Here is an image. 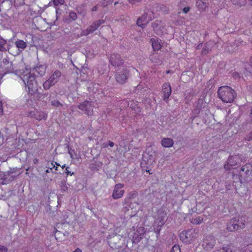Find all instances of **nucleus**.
I'll use <instances>...</instances> for the list:
<instances>
[{
	"mask_svg": "<svg viewBox=\"0 0 252 252\" xmlns=\"http://www.w3.org/2000/svg\"><path fill=\"white\" fill-rule=\"evenodd\" d=\"M78 108L88 116H92L93 114L94 106L92 101L85 100L79 104Z\"/></svg>",
	"mask_w": 252,
	"mask_h": 252,
	"instance_id": "obj_13",
	"label": "nucleus"
},
{
	"mask_svg": "<svg viewBox=\"0 0 252 252\" xmlns=\"http://www.w3.org/2000/svg\"><path fill=\"white\" fill-rule=\"evenodd\" d=\"M113 0H103L102 5L104 6L107 5L108 4L112 3Z\"/></svg>",
	"mask_w": 252,
	"mask_h": 252,
	"instance_id": "obj_40",
	"label": "nucleus"
},
{
	"mask_svg": "<svg viewBox=\"0 0 252 252\" xmlns=\"http://www.w3.org/2000/svg\"><path fill=\"white\" fill-rule=\"evenodd\" d=\"M69 16L72 20H75L77 18L76 14L74 12H70Z\"/></svg>",
	"mask_w": 252,
	"mask_h": 252,
	"instance_id": "obj_38",
	"label": "nucleus"
},
{
	"mask_svg": "<svg viewBox=\"0 0 252 252\" xmlns=\"http://www.w3.org/2000/svg\"><path fill=\"white\" fill-rule=\"evenodd\" d=\"M129 70L126 68L123 70L117 72L115 75L116 81L119 84H124L126 82L129 76Z\"/></svg>",
	"mask_w": 252,
	"mask_h": 252,
	"instance_id": "obj_14",
	"label": "nucleus"
},
{
	"mask_svg": "<svg viewBox=\"0 0 252 252\" xmlns=\"http://www.w3.org/2000/svg\"><path fill=\"white\" fill-rule=\"evenodd\" d=\"M219 97L225 103H232L236 96V92L230 87L223 86L218 91Z\"/></svg>",
	"mask_w": 252,
	"mask_h": 252,
	"instance_id": "obj_4",
	"label": "nucleus"
},
{
	"mask_svg": "<svg viewBox=\"0 0 252 252\" xmlns=\"http://www.w3.org/2000/svg\"><path fill=\"white\" fill-rule=\"evenodd\" d=\"M250 22H251V24L252 25V18H251Z\"/></svg>",
	"mask_w": 252,
	"mask_h": 252,
	"instance_id": "obj_57",
	"label": "nucleus"
},
{
	"mask_svg": "<svg viewBox=\"0 0 252 252\" xmlns=\"http://www.w3.org/2000/svg\"><path fill=\"white\" fill-rule=\"evenodd\" d=\"M65 164H64V165H63L62 166V168L63 169V168L65 167Z\"/></svg>",
	"mask_w": 252,
	"mask_h": 252,
	"instance_id": "obj_58",
	"label": "nucleus"
},
{
	"mask_svg": "<svg viewBox=\"0 0 252 252\" xmlns=\"http://www.w3.org/2000/svg\"><path fill=\"white\" fill-rule=\"evenodd\" d=\"M68 168H69V167H66L65 168V173H66V174L67 175H72L73 174V173H71V172H69V171H68Z\"/></svg>",
	"mask_w": 252,
	"mask_h": 252,
	"instance_id": "obj_44",
	"label": "nucleus"
},
{
	"mask_svg": "<svg viewBox=\"0 0 252 252\" xmlns=\"http://www.w3.org/2000/svg\"><path fill=\"white\" fill-rule=\"evenodd\" d=\"M201 47H202V43H200V44H198V45L196 46V49H197V50H199V49L201 48Z\"/></svg>",
	"mask_w": 252,
	"mask_h": 252,
	"instance_id": "obj_49",
	"label": "nucleus"
},
{
	"mask_svg": "<svg viewBox=\"0 0 252 252\" xmlns=\"http://www.w3.org/2000/svg\"><path fill=\"white\" fill-rule=\"evenodd\" d=\"M245 218L243 216L235 217L229 220L227 224V229L229 231H234L242 229L245 226Z\"/></svg>",
	"mask_w": 252,
	"mask_h": 252,
	"instance_id": "obj_6",
	"label": "nucleus"
},
{
	"mask_svg": "<svg viewBox=\"0 0 252 252\" xmlns=\"http://www.w3.org/2000/svg\"><path fill=\"white\" fill-rule=\"evenodd\" d=\"M105 21L104 20H98L94 22L90 27L86 30H83L80 34L81 36H86L93 33L96 31L101 25L104 24Z\"/></svg>",
	"mask_w": 252,
	"mask_h": 252,
	"instance_id": "obj_9",
	"label": "nucleus"
},
{
	"mask_svg": "<svg viewBox=\"0 0 252 252\" xmlns=\"http://www.w3.org/2000/svg\"><path fill=\"white\" fill-rule=\"evenodd\" d=\"M61 75L62 73L60 70H55L49 78L43 83V86L44 89L48 90L56 84L58 82Z\"/></svg>",
	"mask_w": 252,
	"mask_h": 252,
	"instance_id": "obj_7",
	"label": "nucleus"
},
{
	"mask_svg": "<svg viewBox=\"0 0 252 252\" xmlns=\"http://www.w3.org/2000/svg\"><path fill=\"white\" fill-rule=\"evenodd\" d=\"M3 114V104L1 101L0 100V115L2 116Z\"/></svg>",
	"mask_w": 252,
	"mask_h": 252,
	"instance_id": "obj_42",
	"label": "nucleus"
},
{
	"mask_svg": "<svg viewBox=\"0 0 252 252\" xmlns=\"http://www.w3.org/2000/svg\"><path fill=\"white\" fill-rule=\"evenodd\" d=\"M171 252H181V250L179 245H175L171 250Z\"/></svg>",
	"mask_w": 252,
	"mask_h": 252,
	"instance_id": "obj_35",
	"label": "nucleus"
},
{
	"mask_svg": "<svg viewBox=\"0 0 252 252\" xmlns=\"http://www.w3.org/2000/svg\"><path fill=\"white\" fill-rule=\"evenodd\" d=\"M252 247V245H249L245 246L244 248L242 249L241 252H252L250 250V249H251Z\"/></svg>",
	"mask_w": 252,
	"mask_h": 252,
	"instance_id": "obj_34",
	"label": "nucleus"
},
{
	"mask_svg": "<svg viewBox=\"0 0 252 252\" xmlns=\"http://www.w3.org/2000/svg\"><path fill=\"white\" fill-rule=\"evenodd\" d=\"M230 185H226V189L227 190H230Z\"/></svg>",
	"mask_w": 252,
	"mask_h": 252,
	"instance_id": "obj_52",
	"label": "nucleus"
},
{
	"mask_svg": "<svg viewBox=\"0 0 252 252\" xmlns=\"http://www.w3.org/2000/svg\"><path fill=\"white\" fill-rule=\"evenodd\" d=\"M124 187L123 184L119 183L115 186L112 195L113 199H118L123 196L125 193V190L123 189Z\"/></svg>",
	"mask_w": 252,
	"mask_h": 252,
	"instance_id": "obj_16",
	"label": "nucleus"
},
{
	"mask_svg": "<svg viewBox=\"0 0 252 252\" xmlns=\"http://www.w3.org/2000/svg\"><path fill=\"white\" fill-rule=\"evenodd\" d=\"M50 164L52 166V167H50V165L49 163L47 164V167L49 168L51 170L53 169H55V170H58V166L60 165L59 164L57 163L56 162L52 161L50 162Z\"/></svg>",
	"mask_w": 252,
	"mask_h": 252,
	"instance_id": "obj_33",
	"label": "nucleus"
},
{
	"mask_svg": "<svg viewBox=\"0 0 252 252\" xmlns=\"http://www.w3.org/2000/svg\"><path fill=\"white\" fill-rule=\"evenodd\" d=\"M64 3V0H53V3L56 6L63 5Z\"/></svg>",
	"mask_w": 252,
	"mask_h": 252,
	"instance_id": "obj_36",
	"label": "nucleus"
},
{
	"mask_svg": "<svg viewBox=\"0 0 252 252\" xmlns=\"http://www.w3.org/2000/svg\"><path fill=\"white\" fill-rule=\"evenodd\" d=\"M28 116L31 118H34L37 121L42 120H45L47 118V114L43 111H38L35 109L30 111L28 112Z\"/></svg>",
	"mask_w": 252,
	"mask_h": 252,
	"instance_id": "obj_15",
	"label": "nucleus"
},
{
	"mask_svg": "<svg viewBox=\"0 0 252 252\" xmlns=\"http://www.w3.org/2000/svg\"><path fill=\"white\" fill-rule=\"evenodd\" d=\"M97 6H96V5H95V6H94V7H93V8H92V11H96V10H97Z\"/></svg>",
	"mask_w": 252,
	"mask_h": 252,
	"instance_id": "obj_50",
	"label": "nucleus"
},
{
	"mask_svg": "<svg viewBox=\"0 0 252 252\" xmlns=\"http://www.w3.org/2000/svg\"><path fill=\"white\" fill-rule=\"evenodd\" d=\"M161 145L165 148H170L173 146L174 144L173 140L171 138H163L161 141Z\"/></svg>",
	"mask_w": 252,
	"mask_h": 252,
	"instance_id": "obj_26",
	"label": "nucleus"
},
{
	"mask_svg": "<svg viewBox=\"0 0 252 252\" xmlns=\"http://www.w3.org/2000/svg\"><path fill=\"white\" fill-rule=\"evenodd\" d=\"M146 171L147 172L149 173L150 174H152V172H151V169L146 170Z\"/></svg>",
	"mask_w": 252,
	"mask_h": 252,
	"instance_id": "obj_54",
	"label": "nucleus"
},
{
	"mask_svg": "<svg viewBox=\"0 0 252 252\" xmlns=\"http://www.w3.org/2000/svg\"><path fill=\"white\" fill-rule=\"evenodd\" d=\"M108 146L111 147H113L114 146V142H113L111 141H109L108 145H107V144L104 145H103V148H107Z\"/></svg>",
	"mask_w": 252,
	"mask_h": 252,
	"instance_id": "obj_41",
	"label": "nucleus"
},
{
	"mask_svg": "<svg viewBox=\"0 0 252 252\" xmlns=\"http://www.w3.org/2000/svg\"><path fill=\"white\" fill-rule=\"evenodd\" d=\"M130 106L132 109H133L135 113L137 114L139 112H141V109L140 107L138 105V103L137 101H132L130 104Z\"/></svg>",
	"mask_w": 252,
	"mask_h": 252,
	"instance_id": "obj_27",
	"label": "nucleus"
},
{
	"mask_svg": "<svg viewBox=\"0 0 252 252\" xmlns=\"http://www.w3.org/2000/svg\"><path fill=\"white\" fill-rule=\"evenodd\" d=\"M141 0H128L129 2L132 4H134L136 2H139Z\"/></svg>",
	"mask_w": 252,
	"mask_h": 252,
	"instance_id": "obj_46",
	"label": "nucleus"
},
{
	"mask_svg": "<svg viewBox=\"0 0 252 252\" xmlns=\"http://www.w3.org/2000/svg\"><path fill=\"white\" fill-rule=\"evenodd\" d=\"M233 4L239 7L244 6L246 4V0H231Z\"/></svg>",
	"mask_w": 252,
	"mask_h": 252,
	"instance_id": "obj_32",
	"label": "nucleus"
},
{
	"mask_svg": "<svg viewBox=\"0 0 252 252\" xmlns=\"http://www.w3.org/2000/svg\"><path fill=\"white\" fill-rule=\"evenodd\" d=\"M170 72V71L169 70H167V71H166V74H168V73H169Z\"/></svg>",
	"mask_w": 252,
	"mask_h": 252,
	"instance_id": "obj_56",
	"label": "nucleus"
},
{
	"mask_svg": "<svg viewBox=\"0 0 252 252\" xmlns=\"http://www.w3.org/2000/svg\"><path fill=\"white\" fill-rule=\"evenodd\" d=\"M51 104L53 106H56V107H58L59 106H62V104L58 100H54L53 101H52Z\"/></svg>",
	"mask_w": 252,
	"mask_h": 252,
	"instance_id": "obj_37",
	"label": "nucleus"
},
{
	"mask_svg": "<svg viewBox=\"0 0 252 252\" xmlns=\"http://www.w3.org/2000/svg\"><path fill=\"white\" fill-rule=\"evenodd\" d=\"M105 21L104 20H98L94 22L90 27L86 30H83L80 34L81 36H86L93 33L96 31L101 25L104 24Z\"/></svg>",
	"mask_w": 252,
	"mask_h": 252,
	"instance_id": "obj_11",
	"label": "nucleus"
},
{
	"mask_svg": "<svg viewBox=\"0 0 252 252\" xmlns=\"http://www.w3.org/2000/svg\"><path fill=\"white\" fill-rule=\"evenodd\" d=\"M214 252H233L231 248L229 246H224L218 250H216Z\"/></svg>",
	"mask_w": 252,
	"mask_h": 252,
	"instance_id": "obj_31",
	"label": "nucleus"
},
{
	"mask_svg": "<svg viewBox=\"0 0 252 252\" xmlns=\"http://www.w3.org/2000/svg\"><path fill=\"white\" fill-rule=\"evenodd\" d=\"M196 6L200 11H204L208 7V3L206 2L204 0H197L196 2Z\"/></svg>",
	"mask_w": 252,
	"mask_h": 252,
	"instance_id": "obj_25",
	"label": "nucleus"
},
{
	"mask_svg": "<svg viewBox=\"0 0 252 252\" xmlns=\"http://www.w3.org/2000/svg\"><path fill=\"white\" fill-rule=\"evenodd\" d=\"M150 61L152 62V63H158L159 62H160V61L158 60V59H156L154 55H151L150 56Z\"/></svg>",
	"mask_w": 252,
	"mask_h": 252,
	"instance_id": "obj_39",
	"label": "nucleus"
},
{
	"mask_svg": "<svg viewBox=\"0 0 252 252\" xmlns=\"http://www.w3.org/2000/svg\"><path fill=\"white\" fill-rule=\"evenodd\" d=\"M109 62L115 67L123 65L124 63L120 55L117 54H112L110 57Z\"/></svg>",
	"mask_w": 252,
	"mask_h": 252,
	"instance_id": "obj_20",
	"label": "nucleus"
},
{
	"mask_svg": "<svg viewBox=\"0 0 252 252\" xmlns=\"http://www.w3.org/2000/svg\"><path fill=\"white\" fill-rule=\"evenodd\" d=\"M249 64L252 67V56L250 58Z\"/></svg>",
	"mask_w": 252,
	"mask_h": 252,
	"instance_id": "obj_51",
	"label": "nucleus"
},
{
	"mask_svg": "<svg viewBox=\"0 0 252 252\" xmlns=\"http://www.w3.org/2000/svg\"><path fill=\"white\" fill-rule=\"evenodd\" d=\"M235 172H233L232 179L233 182L248 183L252 181V164L246 163L243 165L238 170L235 169Z\"/></svg>",
	"mask_w": 252,
	"mask_h": 252,
	"instance_id": "obj_1",
	"label": "nucleus"
},
{
	"mask_svg": "<svg viewBox=\"0 0 252 252\" xmlns=\"http://www.w3.org/2000/svg\"><path fill=\"white\" fill-rule=\"evenodd\" d=\"M216 244V239L212 235H208L205 237L202 241V247L207 251L211 250Z\"/></svg>",
	"mask_w": 252,
	"mask_h": 252,
	"instance_id": "obj_8",
	"label": "nucleus"
},
{
	"mask_svg": "<svg viewBox=\"0 0 252 252\" xmlns=\"http://www.w3.org/2000/svg\"><path fill=\"white\" fill-rule=\"evenodd\" d=\"M152 20V18L148 16V13H145L139 17L137 20L136 24L138 26L144 28L145 26Z\"/></svg>",
	"mask_w": 252,
	"mask_h": 252,
	"instance_id": "obj_21",
	"label": "nucleus"
},
{
	"mask_svg": "<svg viewBox=\"0 0 252 252\" xmlns=\"http://www.w3.org/2000/svg\"><path fill=\"white\" fill-rule=\"evenodd\" d=\"M167 212L164 208L161 207L158 209L154 216V221L153 224V230L157 236L159 235L162 227L165 224L167 219Z\"/></svg>",
	"mask_w": 252,
	"mask_h": 252,
	"instance_id": "obj_3",
	"label": "nucleus"
},
{
	"mask_svg": "<svg viewBox=\"0 0 252 252\" xmlns=\"http://www.w3.org/2000/svg\"><path fill=\"white\" fill-rule=\"evenodd\" d=\"M129 199H125L124 202H123L124 204H126L128 203Z\"/></svg>",
	"mask_w": 252,
	"mask_h": 252,
	"instance_id": "obj_53",
	"label": "nucleus"
},
{
	"mask_svg": "<svg viewBox=\"0 0 252 252\" xmlns=\"http://www.w3.org/2000/svg\"><path fill=\"white\" fill-rule=\"evenodd\" d=\"M251 114L252 115V109H251Z\"/></svg>",
	"mask_w": 252,
	"mask_h": 252,
	"instance_id": "obj_61",
	"label": "nucleus"
},
{
	"mask_svg": "<svg viewBox=\"0 0 252 252\" xmlns=\"http://www.w3.org/2000/svg\"><path fill=\"white\" fill-rule=\"evenodd\" d=\"M7 249L6 247L0 245V252H7Z\"/></svg>",
	"mask_w": 252,
	"mask_h": 252,
	"instance_id": "obj_43",
	"label": "nucleus"
},
{
	"mask_svg": "<svg viewBox=\"0 0 252 252\" xmlns=\"http://www.w3.org/2000/svg\"><path fill=\"white\" fill-rule=\"evenodd\" d=\"M250 1L252 2V0H250Z\"/></svg>",
	"mask_w": 252,
	"mask_h": 252,
	"instance_id": "obj_64",
	"label": "nucleus"
},
{
	"mask_svg": "<svg viewBox=\"0 0 252 252\" xmlns=\"http://www.w3.org/2000/svg\"><path fill=\"white\" fill-rule=\"evenodd\" d=\"M163 27V23L161 21L156 20L152 23V27L157 34L162 32Z\"/></svg>",
	"mask_w": 252,
	"mask_h": 252,
	"instance_id": "obj_22",
	"label": "nucleus"
},
{
	"mask_svg": "<svg viewBox=\"0 0 252 252\" xmlns=\"http://www.w3.org/2000/svg\"><path fill=\"white\" fill-rule=\"evenodd\" d=\"M247 139H248V140L252 139V133H251V134L249 136H247Z\"/></svg>",
	"mask_w": 252,
	"mask_h": 252,
	"instance_id": "obj_48",
	"label": "nucleus"
},
{
	"mask_svg": "<svg viewBox=\"0 0 252 252\" xmlns=\"http://www.w3.org/2000/svg\"><path fill=\"white\" fill-rule=\"evenodd\" d=\"M47 67L45 64H37L34 67L33 70L40 76H43L46 73Z\"/></svg>",
	"mask_w": 252,
	"mask_h": 252,
	"instance_id": "obj_24",
	"label": "nucleus"
},
{
	"mask_svg": "<svg viewBox=\"0 0 252 252\" xmlns=\"http://www.w3.org/2000/svg\"><path fill=\"white\" fill-rule=\"evenodd\" d=\"M73 252H82V250L80 248H77Z\"/></svg>",
	"mask_w": 252,
	"mask_h": 252,
	"instance_id": "obj_47",
	"label": "nucleus"
},
{
	"mask_svg": "<svg viewBox=\"0 0 252 252\" xmlns=\"http://www.w3.org/2000/svg\"><path fill=\"white\" fill-rule=\"evenodd\" d=\"M202 53H205V50L203 49L202 50Z\"/></svg>",
	"mask_w": 252,
	"mask_h": 252,
	"instance_id": "obj_59",
	"label": "nucleus"
},
{
	"mask_svg": "<svg viewBox=\"0 0 252 252\" xmlns=\"http://www.w3.org/2000/svg\"><path fill=\"white\" fill-rule=\"evenodd\" d=\"M105 21L104 20H98L94 22L90 27L86 30H83L80 34L81 36H86L93 33L96 31L101 25L104 24Z\"/></svg>",
	"mask_w": 252,
	"mask_h": 252,
	"instance_id": "obj_12",
	"label": "nucleus"
},
{
	"mask_svg": "<svg viewBox=\"0 0 252 252\" xmlns=\"http://www.w3.org/2000/svg\"><path fill=\"white\" fill-rule=\"evenodd\" d=\"M150 41L152 44V47L154 51L160 50L162 47L161 40L158 38H152Z\"/></svg>",
	"mask_w": 252,
	"mask_h": 252,
	"instance_id": "obj_23",
	"label": "nucleus"
},
{
	"mask_svg": "<svg viewBox=\"0 0 252 252\" xmlns=\"http://www.w3.org/2000/svg\"><path fill=\"white\" fill-rule=\"evenodd\" d=\"M171 87L169 83H165L162 85V99L164 101L168 102V99L171 94Z\"/></svg>",
	"mask_w": 252,
	"mask_h": 252,
	"instance_id": "obj_19",
	"label": "nucleus"
},
{
	"mask_svg": "<svg viewBox=\"0 0 252 252\" xmlns=\"http://www.w3.org/2000/svg\"><path fill=\"white\" fill-rule=\"evenodd\" d=\"M21 77L25 85L26 90L31 95L37 92L38 86L34 73L27 70L23 73Z\"/></svg>",
	"mask_w": 252,
	"mask_h": 252,
	"instance_id": "obj_2",
	"label": "nucleus"
},
{
	"mask_svg": "<svg viewBox=\"0 0 252 252\" xmlns=\"http://www.w3.org/2000/svg\"><path fill=\"white\" fill-rule=\"evenodd\" d=\"M10 72L13 73V72H15V71H14V70H11Z\"/></svg>",
	"mask_w": 252,
	"mask_h": 252,
	"instance_id": "obj_62",
	"label": "nucleus"
},
{
	"mask_svg": "<svg viewBox=\"0 0 252 252\" xmlns=\"http://www.w3.org/2000/svg\"><path fill=\"white\" fill-rule=\"evenodd\" d=\"M50 170H51L49 168H48V169L46 170L45 172L46 173H49V172H50Z\"/></svg>",
	"mask_w": 252,
	"mask_h": 252,
	"instance_id": "obj_55",
	"label": "nucleus"
},
{
	"mask_svg": "<svg viewBox=\"0 0 252 252\" xmlns=\"http://www.w3.org/2000/svg\"><path fill=\"white\" fill-rule=\"evenodd\" d=\"M204 219L201 216H197L190 219V221L194 224H199L202 223Z\"/></svg>",
	"mask_w": 252,
	"mask_h": 252,
	"instance_id": "obj_28",
	"label": "nucleus"
},
{
	"mask_svg": "<svg viewBox=\"0 0 252 252\" xmlns=\"http://www.w3.org/2000/svg\"><path fill=\"white\" fill-rule=\"evenodd\" d=\"M7 44V41L2 37L0 38V51L1 52H6L7 51V49L6 48V45Z\"/></svg>",
	"mask_w": 252,
	"mask_h": 252,
	"instance_id": "obj_30",
	"label": "nucleus"
},
{
	"mask_svg": "<svg viewBox=\"0 0 252 252\" xmlns=\"http://www.w3.org/2000/svg\"><path fill=\"white\" fill-rule=\"evenodd\" d=\"M180 240L184 243L191 244L198 242L199 233L195 229L183 231L179 235Z\"/></svg>",
	"mask_w": 252,
	"mask_h": 252,
	"instance_id": "obj_5",
	"label": "nucleus"
},
{
	"mask_svg": "<svg viewBox=\"0 0 252 252\" xmlns=\"http://www.w3.org/2000/svg\"><path fill=\"white\" fill-rule=\"evenodd\" d=\"M15 45L18 49H21L22 50L24 49L27 46L26 43L23 40L21 39L16 41L15 42Z\"/></svg>",
	"mask_w": 252,
	"mask_h": 252,
	"instance_id": "obj_29",
	"label": "nucleus"
},
{
	"mask_svg": "<svg viewBox=\"0 0 252 252\" xmlns=\"http://www.w3.org/2000/svg\"><path fill=\"white\" fill-rule=\"evenodd\" d=\"M190 10V7H185L183 8V12L184 13H188Z\"/></svg>",
	"mask_w": 252,
	"mask_h": 252,
	"instance_id": "obj_45",
	"label": "nucleus"
},
{
	"mask_svg": "<svg viewBox=\"0 0 252 252\" xmlns=\"http://www.w3.org/2000/svg\"><path fill=\"white\" fill-rule=\"evenodd\" d=\"M37 160H37V159H35V160H34V163H36V161H37Z\"/></svg>",
	"mask_w": 252,
	"mask_h": 252,
	"instance_id": "obj_60",
	"label": "nucleus"
},
{
	"mask_svg": "<svg viewBox=\"0 0 252 252\" xmlns=\"http://www.w3.org/2000/svg\"><path fill=\"white\" fill-rule=\"evenodd\" d=\"M70 157L71 158H74L72 157V155L70 154Z\"/></svg>",
	"mask_w": 252,
	"mask_h": 252,
	"instance_id": "obj_63",
	"label": "nucleus"
},
{
	"mask_svg": "<svg viewBox=\"0 0 252 252\" xmlns=\"http://www.w3.org/2000/svg\"><path fill=\"white\" fill-rule=\"evenodd\" d=\"M144 228L140 227L133 230V234L132 236V241L133 243H137L140 241L144 236L145 233Z\"/></svg>",
	"mask_w": 252,
	"mask_h": 252,
	"instance_id": "obj_17",
	"label": "nucleus"
},
{
	"mask_svg": "<svg viewBox=\"0 0 252 252\" xmlns=\"http://www.w3.org/2000/svg\"><path fill=\"white\" fill-rule=\"evenodd\" d=\"M240 162V159L238 156L230 157L224 165V168L226 170H229L233 168V166L236 165Z\"/></svg>",
	"mask_w": 252,
	"mask_h": 252,
	"instance_id": "obj_18",
	"label": "nucleus"
},
{
	"mask_svg": "<svg viewBox=\"0 0 252 252\" xmlns=\"http://www.w3.org/2000/svg\"><path fill=\"white\" fill-rule=\"evenodd\" d=\"M105 21L104 20H98L94 22L90 27L86 30H83L80 34L81 36H86L93 33L96 31L101 25L104 24Z\"/></svg>",
	"mask_w": 252,
	"mask_h": 252,
	"instance_id": "obj_10",
	"label": "nucleus"
}]
</instances>
